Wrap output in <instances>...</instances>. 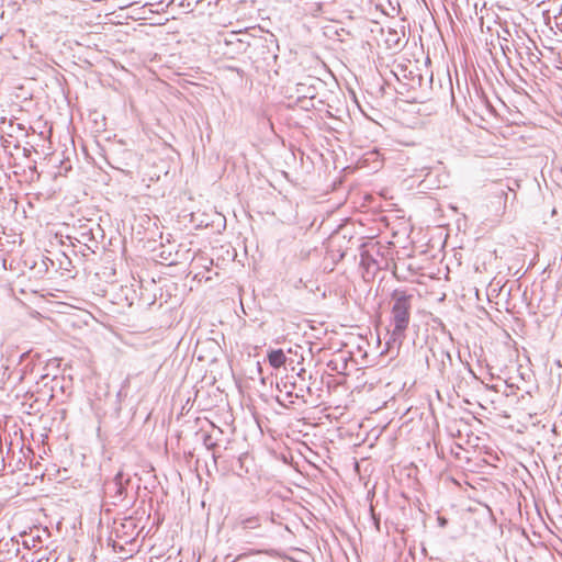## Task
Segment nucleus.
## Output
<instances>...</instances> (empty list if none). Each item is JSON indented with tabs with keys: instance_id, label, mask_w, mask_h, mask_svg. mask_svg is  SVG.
<instances>
[{
	"instance_id": "nucleus-1",
	"label": "nucleus",
	"mask_w": 562,
	"mask_h": 562,
	"mask_svg": "<svg viewBox=\"0 0 562 562\" xmlns=\"http://www.w3.org/2000/svg\"><path fill=\"white\" fill-rule=\"evenodd\" d=\"M414 294L403 289H395L391 294V316L389 330L391 340L400 345L406 338V330L411 323V311Z\"/></svg>"
},
{
	"instance_id": "nucleus-2",
	"label": "nucleus",
	"mask_w": 562,
	"mask_h": 562,
	"mask_svg": "<svg viewBox=\"0 0 562 562\" xmlns=\"http://www.w3.org/2000/svg\"><path fill=\"white\" fill-rule=\"evenodd\" d=\"M273 524V514L269 512H262L250 516L240 515L234 525V531L238 537L244 539L251 536L263 537L266 531Z\"/></svg>"
},
{
	"instance_id": "nucleus-3",
	"label": "nucleus",
	"mask_w": 562,
	"mask_h": 562,
	"mask_svg": "<svg viewBox=\"0 0 562 562\" xmlns=\"http://www.w3.org/2000/svg\"><path fill=\"white\" fill-rule=\"evenodd\" d=\"M131 476L123 471H119L111 480H106L103 485L105 502L113 506L123 505L128 495V485Z\"/></svg>"
},
{
	"instance_id": "nucleus-4",
	"label": "nucleus",
	"mask_w": 562,
	"mask_h": 562,
	"mask_svg": "<svg viewBox=\"0 0 562 562\" xmlns=\"http://www.w3.org/2000/svg\"><path fill=\"white\" fill-rule=\"evenodd\" d=\"M76 240L83 244L92 252H95V249L99 247L100 239H103L104 237V233L100 224L92 220L81 223L76 228Z\"/></svg>"
},
{
	"instance_id": "nucleus-5",
	"label": "nucleus",
	"mask_w": 562,
	"mask_h": 562,
	"mask_svg": "<svg viewBox=\"0 0 562 562\" xmlns=\"http://www.w3.org/2000/svg\"><path fill=\"white\" fill-rule=\"evenodd\" d=\"M432 359L437 363V370L443 375L448 368L452 366V357L450 351L441 342L431 344L429 347Z\"/></svg>"
},
{
	"instance_id": "nucleus-6",
	"label": "nucleus",
	"mask_w": 562,
	"mask_h": 562,
	"mask_svg": "<svg viewBox=\"0 0 562 562\" xmlns=\"http://www.w3.org/2000/svg\"><path fill=\"white\" fill-rule=\"evenodd\" d=\"M50 400L59 395L67 398L71 395V382L64 376H54L50 379Z\"/></svg>"
},
{
	"instance_id": "nucleus-7",
	"label": "nucleus",
	"mask_w": 562,
	"mask_h": 562,
	"mask_svg": "<svg viewBox=\"0 0 562 562\" xmlns=\"http://www.w3.org/2000/svg\"><path fill=\"white\" fill-rule=\"evenodd\" d=\"M37 362H40V355L32 350L25 351L20 356L19 367L21 371V378L24 379L26 374L34 372Z\"/></svg>"
},
{
	"instance_id": "nucleus-8",
	"label": "nucleus",
	"mask_w": 562,
	"mask_h": 562,
	"mask_svg": "<svg viewBox=\"0 0 562 562\" xmlns=\"http://www.w3.org/2000/svg\"><path fill=\"white\" fill-rule=\"evenodd\" d=\"M22 412L29 415L37 414L41 412L38 398L34 397L33 393L26 392L23 395V401L21 402Z\"/></svg>"
},
{
	"instance_id": "nucleus-9",
	"label": "nucleus",
	"mask_w": 562,
	"mask_h": 562,
	"mask_svg": "<svg viewBox=\"0 0 562 562\" xmlns=\"http://www.w3.org/2000/svg\"><path fill=\"white\" fill-rule=\"evenodd\" d=\"M203 445L207 450L212 451V457L214 462L217 461L222 456L216 451L217 448V438L213 436V434L204 432L202 436Z\"/></svg>"
},
{
	"instance_id": "nucleus-10",
	"label": "nucleus",
	"mask_w": 562,
	"mask_h": 562,
	"mask_svg": "<svg viewBox=\"0 0 562 562\" xmlns=\"http://www.w3.org/2000/svg\"><path fill=\"white\" fill-rule=\"evenodd\" d=\"M268 360L271 367L279 369L285 364L286 357L282 349L271 350L268 353Z\"/></svg>"
},
{
	"instance_id": "nucleus-11",
	"label": "nucleus",
	"mask_w": 562,
	"mask_h": 562,
	"mask_svg": "<svg viewBox=\"0 0 562 562\" xmlns=\"http://www.w3.org/2000/svg\"><path fill=\"white\" fill-rule=\"evenodd\" d=\"M507 196H508V194L505 190H501V192L495 195L494 203L497 204L499 209H502L501 214H504V211L506 209Z\"/></svg>"
},
{
	"instance_id": "nucleus-12",
	"label": "nucleus",
	"mask_w": 562,
	"mask_h": 562,
	"mask_svg": "<svg viewBox=\"0 0 562 562\" xmlns=\"http://www.w3.org/2000/svg\"><path fill=\"white\" fill-rule=\"evenodd\" d=\"M303 87H305V83H299L297 85V92H302L304 98L313 99L315 97V89L312 87H308L307 91H303Z\"/></svg>"
},
{
	"instance_id": "nucleus-13",
	"label": "nucleus",
	"mask_w": 562,
	"mask_h": 562,
	"mask_svg": "<svg viewBox=\"0 0 562 562\" xmlns=\"http://www.w3.org/2000/svg\"><path fill=\"white\" fill-rule=\"evenodd\" d=\"M370 515L376 531H380V515L375 514L373 506H370Z\"/></svg>"
},
{
	"instance_id": "nucleus-14",
	"label": "nucleus",
	"mask_w": 562,
	"mask_h": 562,
	"mask_svg": "<svg viewBox=\"0 0 562 562\" xmlns=\"http://www.w3.org/2000/svg\"><path fill=\"white\" fill-rule=\"evenodd\" d=\"M509 36H510V32L507 29L503 30V35L498 34V38L506 43H508Z\"/></svg>"
},
{
	"instance_id": "nucleus-15",
	"label": "nucleus",
	"mask_w": 562,
	"mask_h": 562,
	"mask_svg": "<svg viewBox=\"0 0 562 562\" xmlns=\"http://www.w3.org/2000/svg\"><path fill=\"white\" fill-rule=\"evenodd\" d=\"M127 525L135 528L134 520L131 517L128 519H126L125 524H122V528H126Z\"/></svg>"
},
{
	"instance_id": "nucleus-16",
	"label": "nucleus",
	"mask_w": 562,
	"mask_h": 562,
	"mask_svg": "<svg viewBox=\"0 0 562 562\" xmlns=\"http://www.w3.org/2000/svg\"><path fill=\"white\" fill-rule=\"evenodd\" d=\"M501 47H502V50L504 52V54H506V52L509 50L508 43H506V42L501 43Z\"/></svg>"
},
{
	"instance_id": "nucleus-17",
	"label": "nucleus",
	"mask_w": 562,
	"mask_h": 562,
	"mask_svg": "<svg viewBox=\"0 0 562 562\" xmlns=\"http://www.w3.org/2000/svg\"><path fill=\"white\" fill-rule=\"evenodd\" d=\"M328 367H329L331 370H337V367H336V364H335L334 360H330V361L328 362Z\"/></svg>"
},
{
	"instance_id": "nucleus-18",
	"label": "nucleus",
	"mask_w": 562,
	"mask_h": 562,
	"mask_svg": "<svg viewBox=\"0 0 562 562\" xmlns=\"http://www.w3.org/2000/svg\"><path fill=\"white\" fill-rule=\"evenodd\" d=\"M422 81H423L422 75H417V83L419 87L422 86Z\"/></svg>"
},
{
	"instance_id": "nucleus-19",
	"label": "nucleus",
	"mask_w": 562,
	"mask_h": 562,
	"mask_svg": "<svg viewBox=\"0 0 562 562\" xmlns=\"http://www.w3.org/2000/svg\"><path fill=\"white\" fill-rule=\"evenodd\" d=\"M412 81H413V83H412V86H411V87L414 89V88H415V85H414V83H415V81H416V78H415V77H413V78H412Z\"/></svg>"
},
{
	"instance_id": "nucleus-20",
	"label": "nucleus",
	"mask_w": 562,
	"mask_h": 562,
	"mask_svg": "<svg viewBox=\"0 0 562 562\" xmlns=\"http://www.w3.org/2000/svg\"><path fill=\"white\" fill-rule=\"evenodd\" d=\"M390 35H392V36H394V37H395V36L397 35V33H396L395 31H391V32H390Z\"/></svg>"
},
{
	"instance_id": "nucleus-21",
	"label": "nucleus",
	"mask_w": 562,
	"mask_h": 562,
	"mask_svg": "<svg viewBox=\"0 0 562 562\" xmlns=\"http://www.w3.org/2000/svg\"><path fill=\"white\" fill-rule=\"evenodd\" d=\"M19 130H24V127L21 124L16 125Z\"/></svg>"
},
{
	"instance_id": "nucleus-22",
	"label": "nucleus",
	"mask_w": 562,
	"mask_h": 562,
	"mask_svg": "<svg viewBox=\"0 0 562 562\" xmlns=\"http://www.w3.org/2000/svg\"><path fill=\"white\" fill-rule=\"evenodd\" d=\"M426 359H427L428 367H430V359L428 357H426Z\"/></svg>"
}]
</instances>
